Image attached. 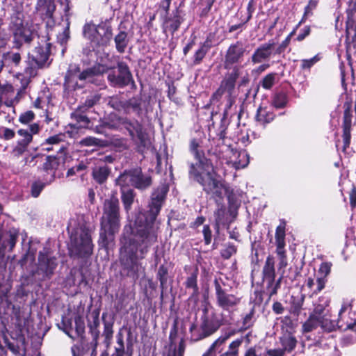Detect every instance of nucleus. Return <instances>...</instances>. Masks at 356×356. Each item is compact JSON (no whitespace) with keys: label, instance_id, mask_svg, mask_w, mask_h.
<instances>
[{"label":"nucleus","instance_id":"nucleus-1","mask_svg":"<svg viewBox=\"0 0 356 356\" xmlns=\"http://www.w3.org/2000/svg\"><path fill=\"white\" fill-rule=\"evenodd\" d=\"M168 191L166 186L158 188L152 195L148 214L139 213L132 225L125 226L121 239L120 260L124 268L136 273L139 260L143 259L149 248L157 240L156 218Z\"/></svg>","mask_w":356,"mask_h":356},{"label":"nucleus","instance_id":"nucleus-2","mask_svg":"<svg viewBox=\"0 0 356 356\" xmlns=\"http://www.w3.org/2000/svg\"><path fill=\"white\" fill-rule=\"evenodd\" d=\"M197 147V142L195 140H192L191 149L198 161L195 164L191 165L190 175L202 186L204 191L216 202L222 200L226 195L229 202V211L230 215L234 217L240 205V201L235 197L232 190H230L217 176L211 164L204 159H201Z\"/></svg>","mask_w":356,"mask_h":356},{"label":"nucleus","instance_id":"nucleus-3","mask_svg":"<svg viewBox=\"0 0 356 356\" xmlns=\"http://www.w3.org/2000/svg\"><path fill=\"white\" fill-rule=\"evenodd\" d=\"M120 228L119 201L115 197L105 200L101 220L100 240L102 245L108 248L114 241V235Z\"/></svg>","mask_w":356,"mask_h":356},{"label":"nucleus","instance_id":"nucleus-4","mask_svg":"<svg viewBox=\"0 0 356 356\" xmlns=\"http://www.w3.org/2000/svg\"><path fill=\"white\" fill-rule=\"evenodd\" d=\"M67 231L70 234L71 244L75 254L80 257H89L92 252L93 245L83 218L78 216L71 218Z\"/></svg>","mask_w":356,"mask_h":356},{"label":"nucleus","instance_id":"nucleus-5","mask_svg":"<svg viewBox=\"0 0 356 356\" xmlns=\"http://www.w3.org/2000/svg\"><path fill=\"white\" fill-rule=\"evenodd\" d=\"M111 67L97 64L93 67L80 72L79 67L70 65L65 76V86L68 90H76L83 87L86 82H94V76L107 72Z\"/></svg>","mask_w":356,"mask_h":356},{"label":"nucleus","instance_id":"nucleus-6","mask_svg":"<svg viewBox=\"0 0 356 356\" xmlns=\"http://www.w3.org/2000/svg\"><path fill=\"white\" fill-rule=\"evenodd\" d=\"M106 126L111 129H126L139 148L147 147L150 145L148 134L137 121H131L113 113L111 114L109 121L106 122Z\"/></svg>","mask_w":356,"mask_h":356},{"label":"nucleus","instance_id":"nucleus-7","mask_svg":"<svg viewBox=\"0 0 356 356\" xmlns=\"http://www.w3.org/2000/svg\"><path fill=\"white\" fill-rule=\"evenodd\" d=\"M83 35L92 45L103 47L109 42L112 36V30L111 26L106 22H102L98 25L90 22L84 26Z\"/></svg>","mask_w":356,"mask_h":356},{"label":"nucleus","instance_id":"nucleus-8","mask_svg":"<svg viewBox=\"0 0 356 356\" xmlns=\"http://www.w3.org/2000/svg\"><path fill=\"white\" fill-rule=\"evenodd\" d=\"M202 322L200 326V338L208 337L214 333L220 326L228 320L220 313L212 312L205 314L202 318Z\"/></svg>","mask_w":356,"mask_h":356},{"label":"nucleus","instance_id":"nucleus-9","mask_svg":"<svg viewBox=\"0 0 356 356\" xmlns=\"http://www.w3.org/2000/svg\"><path fill=\"white\" fill-rule=\"evenodd\" d=\"M221 280L216 279L214 286L218 305L225 311L230 312L237 306L241 299L233 294H229L222 289Z\"/></svg>","mask_w":356,"mask_h":356},{"label":"nucleus","instance_id":"nucleus-10","mask_svg":"<svg viewBox=\"0 0 356 356\" xmlns=\"http://www.w3.org/2000/svg\"><path fill=\"white\" fill-rule=\"evenodd\" d=\"M17 134L18 138L13 146L11 154L13 157L18 159L28 150L33 137L26 129H18Z\"/></svg>","mask_w":356,"mask_h":356},{"label":"nucleus","instance_id":"nucleus-11","mask_svg":"<svg viewBox=\"0 0 356 356\" xmlns=\"http://www.w3.org/2000/svg\"><path fill=\"white\" fill-rule=\"evenodd\" d=\"M227 163L236 169L244 168L249 163V155L245 150L238 151L229 147L225 152Z\"/></svg>","mask_w":356,"mask_h":356},{"label":"nucleus","instance_id":"nucleus-12","mask_svg":"<svg viewBox=\"0 0 356 356\" xmlns=\"http://www.w3.org/2000/svg\"><path fill=\"white\" fill-rule=\"evenodd\" d=\"M118 74L111 72L108 75V80L113 86L123 87L127 86L131 81V74L127 65L124 63L118 64Z\"/></svg>","mask_w":356,"mask_h":356},{"label":"nucleus","instance_id":"nucleus-13","mask_svg":"<svg viewBox=\"0 0 356 356\" xmlns=\"http://www.w3.org/2000/svg\"><path fill=\"white\" fill-rule=\"evenodd\" d=\"M275 243L277 246L276 252L279 256V269L284 268L287 266V259L285 254V223L282 222L276 228Z\"/></svg>","mask_w":356,"mask_h":356},{"label":"nucleus","instance_id":"nucleus-14","mask_svg":"<svg viewBox=\"0 0 356 356\" xmlns=\"http://www.w3.org/2000/svg\"><path fill=\"white\" fill-rule=\"evenodd\" d=\"M351 305L349 302H343L339 312L337 325L342 330H356V319L353 320L350 314Z\"/></svg>","mask_w":356,"mask_h":356},{"label":"nucleus","instance_id":"nucleus-15","mask_svg":"<svg viewBox=\"0 0 356 356\" xmlns=\"http://www.w3.org/2000/svg\"><path fill=\"white\" fill-rule=\"evenodd\" d=\"M236 78V73L232 74L229 77L225 78L217 91L212 95L211 100L218 101L223 95L227 99H230L235 87Z\"/></svg>","mask_w":356,"mask_h":356},{"label":"nucleus","instance_id":"nucleus-16","mask_svg":"<svg viewBox=\"0 0 356 356\" xmlns=\"http://www.w3.org/2000/svg\"><path fill=\"white\" fill-rule=\"evenodd\" d=\"M245 49L241 42H236L228 48L225 55V65H233L238 63L243 58Z\"/></svg>","mask_w":356,"mask_h":356},{"label":"nucleus","instance_id":"nucleus-17","mask_svg":"<svg viewBox=\"0 0 356 356\" xmlns=\"http://www.w3.org/2000/svg\"><path fill=\"white\" fill-rule=\"evenodd\" d=\"M275 45L273 41H269L259 47L253 53L251 61L253 64L260 63L267 60L271 56Z\"/></svg>","mask_w":356,"mask_h":356},{"label":"nucleus","instance_id":"nucleus-18","mask_svg":"<svg viewBox=\"0 0 356 356\" xmlns=\"http://www.w3.org/2000/svg\"><path fill=\"white\" fill-rule=\"evenodd\" d=\"M332 266V264L328 261L323 262L320 265L316 280V289L314 290L316 293L321 292L325 288L327 281V277L331 272Z\"/></svg>","mask_w":356,"mask_h":356},{"label":"nucleus","instance_id":"nucleus-19","mask_svg":"<svg viewBox=\"0 0 356 356\" xmlns=\"http://www.w3.org/2000/svg\"><path fill=\"white\" fill-rule=\"evenodd\" d=\"M50 44L46 43L43 46H38L35 48L31 54L33 60L39 67L44 65L49 56Z\"/></svg>","mask_w":356,"mask_h":356},{"label":"nucleus","instance_id":"nucleus-20","mask_svg":"<svg viewBox=\"0 0 356 356\" xmlns=\"http://www.w3.org/2000/svg\"><path fill=\"white\" fill-rule=\"evenodd\" d=\"M133 186L138 189H145L152 184V179L149 175L142 173L140 169L132 170Z\"/></svg>","mask_w":356,"mask_h":356},{"label":"nucleus","instance_id":"nucleus-21","mask_svg":"<svg viewBox=\"0 0 356 356\" xmlns=\"http://www.w3.org/2000/svg\"><path fill=\"white\" fill-rule=\"evenodd\" d=\"M39 268L44 272L46 276L53 273L57 264L54 258H49L47 254L40 252L38 256Z\"/></svg>","mask_w":356,"mask_h":356},{"label":"nucleus","instance_id":"nucleus-22","mask_svg":"<svg viewBox=\"0 0 356 356\" xmlns=\"http://www.w3.org/2000/svg\"><path fill=\"white\" fill-rule=\"evenodd\" d=\"M99 312L98 311H94L88 318V327L93 337L94 350L97 346V339L99 335V331L98 330L99 326Z\"/></svg>","mask_w":356,"mask_h":356},{"label":"nucleus","instance_id":"nucleus-23","mask_svg":"<svg viewBox=\"0 0 356 356\" xmlns=\"http://www.w3.org/2000/svg\"><path fill=\"white\" fill-rule=\"evenodd\" d=\"M10 284L8 281L5 280L4 276L0 273V300L1 304L7 305L6 295L10 291ZM6 351L5 347L0 341V356H6Z\"/></svg>","mask_w":356,"mask_h":356},{"label":"nucleus","instance_id":"nucleus-24","mask_svg":"<svg viewBox=\"0 0 356 356\" xmlns=\"http://www.w3.org/2000/svg\"><path fill=\"white\" fill-rule=\"evenodd\" d=\"M13 29L15 37L17 38L19 42H29L31 40L30 32L24 26L21 19H17L16 23L13 24Z\"/></svg>","mask_w":356,"mask_h":356},{"label":"nucleus","instance_id":"nucleus-25","mask_svg":"<svg viewBox=\"0 0 356 356\" xmlns=\"http://www.w3.org/2000/svg\"><path fill=\"white\" fill-rule=\"evenodd\" d=\"M351 111L349 107H348L344 111L343 114V140L344 144V148H346L350 145V127H351Z\"/></svg>","mask_w":356,"mask_h":356},{"label":"nucleus","instance_id":"nucleus-26","mask_svg":"<svg viewBox=\"0 0 356 356\" xmlns=\"http://www.w3.org/2000/svg\"><path fill=\"white\" fill-rule=\"evenodd\" d=\"M275 270L274 258L268 256L266 258L265 265L263 268V279L266 282H272L275 281Z\"/></svg>","mask_w":356,"mask_h":356},{"label":"nucleus","instance_id":"nucleus-27","mask_svg":"<svg viewBox=\"0 0 356 356\" xmlns=\"http://www.w3.org/2000/svg\"><path fill=\"white\" fill-rule=\"evenodd\" d=\"M274 113L270 110L262 106H259L258 108L256 115V120L259 124L261 125L268 124L274 120Z\"/></svg>","mask_w":356,"mask_h":356},{"label":"nucleus","instance_id":"nucleus-28","mask_svg":"<svg viewBox=\"0 0 356 356\" xmlns=\"http://www.w3.org/2000/svg\"><path fill=\"white\" fill-rule=\"evenodd\" d=\"M109 174L110 170L106 165L97 166L92 170V177L99 184L104 183Z\"/></svg>","mask_w":356,"mask_h":356},{"label":"nucleus","instance_id":"nucleus-29","mask_svg":"<svg viewBox=\"0 0 356 356\" xmlns=\"http://www.w3.org/2000/svg\"><path fill=\"white\" fill-rule=\"evenodd\" d=\"M21 61V56L19 53L8 52L3 54V60L0 61V72L4 65H13L17 66Z\"/></svg>","mask_w":356,"mask_h":356},{"label":"nucleus","instance_id":"nucleus-30","mask_svg":"<svg viewBox=\"0 0 356 356\" xmlns=\"http://www.w3.org/2000/svg\"><path fill=\"white\" fill-rule=\"evenodd\" d=\"M284 352H291L296 344L295 337L291 333H284L280 339Z\"/></svg>","mask_w":356,"mask_h":356},{"label":"nucleus","instance_id":"nucleus-31","mask_svg":"<svg viewBox=\"0 0 356 356\" xmlns=\"http://www.w3.org/2000/svg\"><path fill=\"white\" fill-rule=\"evenodd\" d=\"M319 300L322 303H319L316 305L313 313L311 314L318 318H320L323 316H327L328 310L326 309V307H328L330 302V299L327 298H321Z\"/></svg>","mask_w":356,"mask_h":356},{"label":"nucleus","instance_id":"nucleus-32","mask_svg":"<svg viewBox=\"0 0 356 356\" xmlns=\"http://www.w3.org/2000/svg\"><path fill=\"white\" fill-rule=\"evenodd\" d=\"M24 339L20 337L17 340H13V341H9L6 336H3V343L15 355L19 354L24 345Z\"/></svg>","mask_w":356,"mask_h":356},{"label":"nucleus","instance_id":"nucleus-33","mask_svg":"<svg viewBox=\"0 0 356 356\" xmlns=\"http://www.w3.org/2000/svg\"><path fill=\"white\" fill-rule=\"evenodd\" d=\"M116 184L120 186L122 189L127 186H133L132 170L125 171L121 174L116 179Z\"/></svg>","mask_w":356,"mask_h":356},{"label":"nucleus","instance_id":"nucleus-34","mask_svg":"<svg viewBox=\"0 0 356 356\" xmlns=\"http://www.w3.org/2000/svg\"><path fill=\"white\" fill-rule=\"evenodd\" d=\"M128 42L127 33L125 31H120L115 38L117 50L120 53L124 52L128 44Z\"/></svg>","mask_w":356,"mask_h":356},{"label":"nucleus","instance_id":"nucleus-35","mask_svg":"<svg viewBox=\"0 0 356 356\" xmlns=\"http://www.w3.org/2000/svg\"><path fill=\"white\" fill-rule=\"evenodd\" d=\"M356 31V9H350L347 11L346 33L350 35L351 31Z\"/></svg>","mask_w":356,"mask_h":356},{"label":"nucleus","instance_id":"nucleus-36","mask_svg":"<svg viewBox=\"0 0 356 356\" xmlns=\"http://www.w3.org/2000/svg\"><path fill=\"white\" fill-rule=\"evenodd\" d=\"M16 233H8L0 237V243L3 248H6L9 246L10 250H12L15 245L17 241Z\"/></svg>","mask_w":356,"mask_h":356},{"label":"nucleus","instance_id":"nucleus-37","mask_svg":"<svg viewBox=\"0 0 356 356\" xmlns=\"http://www.w3.org/2000/svg\"><path fill=\"white\" fill-rule=\"evenodd\" d=\"M215 220L216 229L218 230L221 225H224L227 222L226 209L224 206L218 208L215 213Z\"/></svg>","mask_w":356,"mask_h":356},{"label":"nucleus","instance_id":"nucleus-38","mask_svg":"<svg viewBox=\"0 0 356 356\" xmlns=\"http://www.w3.org/2000/svg\"><path fill=\"white\" fill-rule=\"evenodd\" d=\"M37 9L39 11L44 12L47 15L51 14L54 10V0H38Z\"/></svg>","mask_w":356,"mask_h":356},{"label":"nucleus","instance_id":"nucleus-39","mask_svg":"<svg viewBox=\"0 0 356 356\" xmlns=\"http://www.w3.org/2000/svg\"><path fill=\"white\" fill-rule=\"evenodd\" d=\"M59 165V161L56 157L49 156L46 159L44 163V169L46 171L50 170L51 173V179L54 177V170L58 168Z\"/></svg>","mask_w":356,"mask_h":356},{"label":"nucleus","instance_id":"nucleus-40","mask_svg":"<svg viewBox=\"0 0 356 356\" xmlns=\"http://www.w3.org/2000/svg\"><path fill=\"white\" fill-rule=\"evenodd\" d=\"M122 200L124 204V209L127 211H128L134 201V193L133 191L131 189H128L127 191H124L122 189Z\"/></svg>","mask_w":356,"mask_h":356},{"label":"nucleus","instance_id":"nucleus-41","mask_svg":"<svg viewBox=\"0 0 356 356\" xmlns=\"http://www.w3.org/2000/svg\"><path fill=\"white\" fill-rule=\"evenodd\" d=\"M63 140V135L57 134L53 136H51L45 140L44 142L42 143V146L43 149L47 151H51L53 149L52 147H45L48 145H58Z\"/></svg>","mask_w":356,"mask_h":356},{"label":"nucleus","instance_id":"nucleus-42","mask_svg":"<svg viewBox=\"0 0 356 356\" xmlns=\"http://www.w3.org/2000/svg\"><path fill=\"white\" fill-rule=\"evenodd\" d=\"M320 318L310 315L307 321L303 324L302 328L305 332H309L320 326Z\"/></svg>","mask_w":356,"mask_h":356},{"label":"nucleus","instance_id":"nucleus-43","mask_svg":"<svg viewBox=\"0 0 356 356\" xmlns=\"http://www.w3.org/2000/svg\"><path fill=\"white\" fill-rule=\"evenodd\" d=\"M286 103L287 96L285 93L280 92L274 95L272 104L275 108H283L285 106Z\"/></svg>","mask_w":356,"mask_h":356},{"label":"nucleus","instance_id":"nucleus-44","mask_svg":"<svg viewBox=\"0 0 356 356\" xmlns=\"http://www.w3.org/2000/svg\"><path fill=\"white\" fill-rule=\"evenodd\" d=\"M229 336L225 334L220 336L211 346L209 352L203 356H213V352L218 350L221 345H222L228 339Z\"/></svg>","mask_w":356,"mask_h":356},{"label":"nucleus","instance_id":"nucleus-45","mask_svg":"<svg viewBox=\"0 0 356 356\" xmlns=\"http://www.w3.org/2000/svg\"><path fill=\"white\" fill-rule=\"evenodd\" d=\"M282 275L276 281L272 282H266V290L270 297L277 294L278 289L280 287Z\"/></svg>","mask_w":356,"mask_h":356},{"label":"nucleus","instance_id":"nucleus-46","mask_svg":"<svg viewBox=\"0 0 356 356\" xmlns=\"http://www.w3.org/2000/svg\"><path fill=\"white\" fill-rule=\"evenodd\" d=\"M166 29L170 31L172 34L179 29L181 21L179 16H175L172 19H169L166 22Z\"/></svg>","mask_w":356,"mask_h":356},{"label":"nucleus","instance_id":"nucleus-47","mask_svg":"<svg viewBox=\"0 0 356 356\" xmlns=\"http://www.w3.org/2000/svg\"><path fill=\"white\" fill-rule=\"evenodd\" d=\"M319 323H320V326L321 327V328L326 332H331L335 327L334 322L332 321H330L327 318V316H323L321 318H320Z\"/></svg>","mask_w":356,"mask_h":356},{"label":"nucleus","instance_id":"nucleus-48","mask_svg":"<svg viewBox=\"0 0 356 356\" xmlns=\"http://www.w3.org/2000/svg\"><path fill=\"white\" fill-rule=\"evenodd\" d=\"M13 92V87L11 84L0 82V102L3 98L8 97Z\"/></svg>","mask_w":356,"mask_h":356},{"label":"nucleus","instance_id":"nucleus-49","mask_svg":"<svg viewBox=\"0 0 356 356\" xmlns=\"http://www.w3.org/2000/svg\"><path fill=\"white\" fill-rule=\"evenodd\" d=\"M275 74L270 73L265 76L261 81V86L264 89H270L275 83Z\"/></svg>","mask_w":356,"mask_h":356},{"label":"nucleus","instance_id":"nucleus-50","mask_svg":"<svg viewBox=\"0 0 356 356\" xmlns=\"http://www.w3.org/2000/svg\"><path fill=\"white\" fill-rule=\"evenodd\" d=\"M209 49V47L206 46L205 44H203L200 49H198L194 55V64L197 65L199 64L204 57L205 56L207 51Z\"/></svg>","mask_w":356,"mask_h":356},{"label":"nucleus","instance_id":"nucleus-51","mask_svg":"<svg viewBox=\"0 0 356 356\" xmlns=\"http://www.w3.org/2000/svg\"><path fill=\"white\" fill-rule=\"evenodd\" d=\"M15 136V132L14 130L5 127H0V138L1 139L10 140L13 139Z\"/></svg>","mask_w":356,"mask_h":356},{"label":"nucleus","instance_id":"nucleus-52","mask_svg":"<svg viewBox=\"0 0 356 356\" xmlns=\"http://www.w3.org/2000/svg\"><path fill=\"white\" fill-rule=\"evenodd\" d=\"M186 286L193 290V293L197 294L198 293V287L197 285V275L195 273L192 274L188 277L186 282Z\"/></svg>","mask_w":356,"mask_h":356},{"label":"nucleus","instance_id":"nucleus-53","mask_svg":"<svg viewBox=\"0 0 356 356\" xmlns=\"http://www.w3.org/2000/svg\"><path fill=\"white\" fill-rule=\"evenodd\" d=\"M35 114L31 111H27L22 113L19 117V122L24 124H27L33 120Z\"/></svg>","mask_w":356,"mask_h":356},{"label":"nucleus","instance_id":"nucleus-54","mask_svg":"<svg viewBox=\"0 0 356 356\" xmlns=\"http://www.w3.org/2000/svg\"><path fill=\"white\" fill-rule=\"evenodd\" d=\"M74 118L76 120L77 123L79 124H74L73 126L77 129L86 127H88L89 122H90L88 118L83 115L74 114Z\"/></svg>","mask_w":356,"mask_h":356},{"label":"nucleus","instance_id":"nucleus-55","mask_svg":"<svg viewBox=\"0 0 356 356\" xmlns=\"http://www.w3.org/2000/svg\"><path fill=\"white\" fill-rule=\"evenodd\" d=\"M318 1L319 0H310L309 1L307 6L305 8L303 18L301 22H302L305 18L312 15V10L316 8Z\"/></svg>","mask_w":356,"mask_h":356},{"label":"nucleus","instance_id":"nucleus-56","mask_svg":"<svg viewBox=\"0 0 356 356\" xmlns=\"http://www.w3.org/2000/svg\"><path fill=\"white\" fill-rule=\"evenodd\" d=\"M236 252V247L233 244H228L225 248L222 250L221 255L225 259H229Z\"/></svg>","mask_w":356,"mask_h":356},{"label":"nucleus","instance_id":"nucleus-57","mask_svg":"<svg viewBox=\"0 0 356 356\" xmlns=\"http://www.w3.org/2000/svg\"><path fill=\"white\" fill-rule=\"evenodd\" d=\"M44 184L41 181H35L31 187V194L34 197H37L44 187Z\"/></svg>","mask_w":356,"mask_h":356},{"label":"nucleus","instance_id":"nucleus-58","mask_svg":"<svg viewBox=\"0 0 356 356\" xmlns=\"http://www.w3.org/2000/svg\"><path fill=\"white\" fill-rule=\"evenodd\" d=\"M241 343V340L237 339L234 341H232L229 345V351L226 352L222 355H234V356H236L238 348Z\"/></svg>","mask_w":356,"mask_h":356},{"label":"nucleus","instance_id":"nucleus-59","mask_svg":"<svg viewBox=\"0 0 356 356\" xmlns=\"http://www.w3.org/2000/svg\"><path fill=\"white\" fill-rule=\"evenodd\" d=\"M113 333V323L104 322V335L106 339L111 340Z\"/></svg>","mask_w":356,"mask_h":356},{"label":"nucleus","instance_id":"nucleus-60","mask_svg":"<svg viewBox=\"0 0 356 356\" xmlns=\"http://www.w3.org/2000/svg\"><path fill=\"white\" fill-rule=\"evenodd\" d=\"M69 37H70V29H69V24H67V26L63 30V31L58 35V40L61 44H63L67 42Z\"/></svg>","mask_w":356,"mask_h":356},{"label":"nucleus","instance_id":"nucleus-61","mask_svg":"<svg viewBox=\"0 0 356 356\" xmlns=\"http://www.w3.org/2000/svg\"><path fill=\"white\" fill-rule=\"evenodd\" d=\"M129 106L134 112L139 113L140 111V100L136 98H133L129 100Z\"/></svg>","mask_w":356,"mask_h":356},{"label":"nucleus","instance_id":"nucleus-62","mask_svg":"<svg viewBox=\"0 0 356 356\" xmlns=\"http://www.w3.org/2000/svg\"><path fill=\"white\" fill-rule=\"evenodd\" d=\"M319 60L318 56H315L310 59H304L302 60V68H310L314 63Z\"/></svg>","mask_w":356,"mask_h":356},{"label":"nucleus","instance_id":"nucleus-63","mask_svg":"<svg viewBox=\"0 0 356 356\" xmlns=\"http://www.w3.org/2000/svg\"><path fill=\"white\" fill-rule=\"evenodd\" d=\"M86 168L85 165L83 163H80L76 166H74L71 168H70L67 172V177H70L73 175H74L77 172L81 171L84 170Z\"/></svg>","mask_w":356,"mask_h":356},{"label":"nucleus","instance_id":"nucleus-64","mask_svg":"<svg viewBox=\"0 0 356 356\" xmlns=\"http://www.w3.org/2000/svg\"><path fill=\"white\" fill-rule=\"evenodd\" d=\"M203 235L206 244H209L211 241L212 234L209 225H204L203 228Z\"/></svg>","mask_w":356,"mask_h":356}]
</instances>
